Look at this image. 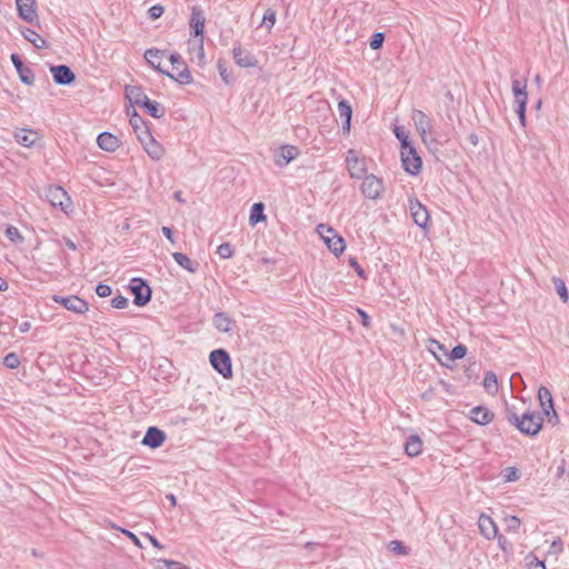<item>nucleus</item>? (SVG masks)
Returning <instances> with one entry per match:
<instances>
[{"label":"nucleus","mask_w":569,"mask_h":569,"mask_svg":"<svg viewBox=\"0 0 569 569\" xmlns=\"http://www.w3.org/2000/svg\"><path fill=\"white\" fill-rule=\"evenodd\" d=\"M483 388L489 393H495L498 390L497 376L492 371H487L483 378Z\"/></svg>","instance_id":"36"},{"label":"nucleus","mask_w":569,"mask_h":569,"mask_svg":"<svg viewBox=\"0 0 569 569\" xmlns=\"http://www.w3.org/2000/svg\"><path fill=\"white\" fill-rule=\"evenodd\" d=\"M212 323L218 331L227 333L231 331L234 321L227 313L217 312L213 316Z\"/></svg>","instance_id":"25"},{"label":"nucleus","mask_w":569,"mask_h":569,"mask_svg":"<svg viewBox=\"0 0 569 569\" xmlns=\"http://www.w3.org/2000/svg\"><path fill=\"white\" fill-rule=\"evenodd\" d=\"M358 313L361 317V323L366 328H369L370 327V318H369V316L363 310H361V309H358Z\"/></svg>","instance_id":"60"},{"label":"nucleus","mask_w":569,"mask_h":569,"mask_svg":"<svg viewBox=\"0 0 569 569\" xmlns=\"http://www.w3.org/2000/svg\"><path fill=\"white\" fill-rule=\"evenodd\" d=\"M383 41H385V34L382 32H376L371 36V39L369 42L370 48L372 50H378L382 47Z\"/></svg>","instance_id":"46"},{"label":"nucleus","mask_w":569,"mask_h":569,"mask_svg":"<svg viewBox=\"0 0 569 569\" xmlns=\"http://www.w3.org/2000/svg\"><path fill=\"white\" fill-rule=\"evenodd\" d=\"M552 282L555 284V289H556L557 293L559 295L560 299L562 300V302L566 303L569 299V295H568V290H567V286L565 283V281L561 278L553 277Z\"/></svg>","instance_id":"37"},{"label":"nucleus","mask_w":569,"mask_h":569,"mask_svg":"<svg viewBox=\"0 0 569 569\" xmlns=\"http://www.w3.org/2000/svg\"><path fill=\"white\" fill-rule=\"evenodd\" d=\"M167 58L169 59L170 63L172 64V69H173V74H178V72H180L182 69L187 68L183 59L181 58V56L179 53H170L167 56Z\"/></svg>","instance_id":"38"},{"label":"nucleus","mask_w":569,"mask_h":569,"mask_svg":"<svg viewBox=\"0 0 569 569\" xmlns=\"http://www.w3.org/2000/svg\"><path fill=\"white\" fill-rule=\"evenodd\" d=\"M346 161H347V167H348L349 173L352 178L359 179L365 174V172H366L365 163L357 156V152L355 150L351 149L347 152Z\"/></svg>","instance_id":"14"},{"label":"nucleus","mask_w":569,"mask_h":569,"mask_svg":"<svg viewBox=\"0 0 569 569\" xmlns=\"http://www.w3.org/2000/svg\"><path fill=\"white\" fill-rule=\"evenodd\" d=\"M218 69H219V73H220L221 78L223 79V81H224L226 83H229L227 69H226V68H223V66H222V63H221V62H219V63H218Z\"/></svg>","instance_id":"62"},{"label":"nucleus","mask_w":569,"mask_h":569,"mask_svg":"<svg viewBox=\"0 0 569 569\" xmlns=\"http://www.w3.org/2000/svg\"><path fill=\"white\" fill-rule=\"evenodd\" d=\"M210 363L223 378L232 377V365L229 353L224 349H217L211 351Z\"/></svg>","instance_id":"3"},{"label":"nucleus","mask_w":569,"mask_h":569,"mask_svg":"<svg viewBox=\"0 0 569 569\" xmlns=\"http://www.w3.org/2000/svg\"><path fill=\"white\" fill-rule=\"evenodd\" d=\"M67 303L68 306L66 309L79 315L87 312L89 309L88 302L79 298L78 296H69V301H67Z\"/></svg>","instance_id":"32"},{"label":"nucleus","mask_w":569,"mask_h":569,"mask_svg":"<svg viewBox=\"0 0 569 569\" xmlns=\"http://www.w3.org/2000/svg\"><path fill=\"white\" fill-rule=\"evenodd\" d=\"M141 107L144 108L152 118L160 119L164 116V108L157 101L148 99Z\"/></svg>","instance_id":"34"},{"label":"nucleus","mask_w":569,"mask_h":569,"mask_svg":"<svg viewBox=\"0 0 569 569\" xmlns=\"http://www.w3.org/2000/svg\"><path fill=\"white\" fill-rule=\"evenodd\" d=\"M189 50L196 51L197 58L199 60V64L203 63V60H204L203 38H199L196 41H189Z\"/></svg>","instance_id":"39"},{"label":"nucleus","mask_w":569,"mask_h":569,"mask_svg":"<svg viewBox=\"0 0 569 569\" xmlns=\"http://www.w3.org/2000/svg\"><path fill=\"white\" fill-rule=\"evenodd\" d=\"M156 569H190V568L187 566H183L179 561L159 559V560H157Z\"/></svg>","instance_id":"40"},{"label":"nucleus","mask_w":569,"mask_h":569,"mask_svg":"<svg viewBox=\"0 0 569 569\" xmlns=\"http://www.w3.org/2000/svg\"><path fill=\"white\" fill-rule=\"evenodd\" d=\"M412 120L422 140L426 141L427 134L432 132V122L430 118L421 110H413Z\"/></svg>","instance_id":"13"},{"label":"nucleus","mask_w":569,"mask_h":569,"mask_svg":"<svg viewBox=\"0 0 569 569\" xmlns=\"http://www.w3.org/2000/svg\"><path fill=\"white\" fill-rule=\"evenodd\" d=\"M140 142L152 160L159 161L163 157V147L152 137L150 131H143L142 137H140Z\"/></svg>","instance_id":"8"},{"label":"nucleus","mask_w":569,"mask_h":569,"mask_svg":"<svg viewBox=\"0 0 569 569\" xmlns=\"http://www.w3.org/2000/svg\"><path fill=\"white\" fill-rule=\"evenodd\" d=\"M505 415L508 422L512 426H516L520 418V415L517 413L516 408L508 403H506Z\"/></svg>","instance_id":"44"},{"label":"nucleus","mask_w":569,"mask_h":569,"mask_svg":"<svg viewBox=\"0 0 569 569\" xmlns=\"http://www.w3.org/2000/svg\"><path fill=\"white\" fill-rule=\"evenodd\" d=\"M409 210L417 226L426 229L429 222L427 208L416 198L409 199Z\"/></svg>","instance_id":"10"},{"label":"nucleus","mask_w":569,"mask_h":569,"mask_svg":"<svg viewBox=\"0 0 569 569\" xmlns=\"http://www.w3.org/2000/svg\"><path fill=\"white\" fill-rule=\"evenodd\" d=\"M97 143L100 149L113 152L120 147V140L117 136L110 132H102L97 138Z\"/></svg>","instance_id":"21"},{"label":"nucleus","mask_w":569,"mask_h":569,"mask_svg":"<svg viewBox=\"0 0 569 569\" xmlns=\"http://www.w3.org/2000/svg\"><path fill=\"white\" fill-rule=\"evenodd\" d=\"M217 253L223 259L230 258L232 256L231 246L229 243L220 244L217 249Z\"/></svg>","instance_id":"50"},{"label":"nucleus","mask_w":569,"mask_h":569,"mask_svg":"<svg viewBox=\"0 0 569 569\" xmlns=\"http://www.w3.org/2000/svg\"><path fill=\"white\" fill-rule=\"evenodd\" d=\"M338 111L340 118L343 119L342 130L345 133H349L350 131V121L352 116V109L350 103L347 100H341L338 103Z\"/></svg>","instance_id":"26"},{"label":"nucleus","mask_w":569,"mask_h":569,"mask_svg":"<svg viewBox=\"0 0 569 569\" xmlns=\"http://www.w3.org/2000/svg\"><path fill=\"white\" fill-rule=\"evenodd\" d=\"M17 142L23 147H31L37 140V132L29 129H19L14 132Z\"/></svg>","instance_id":"29"},{"label":"nucleus","mask_w":569,"mask_h":569,"mask_svg":"<svg viewBox=\"0 0 569 569\" xmlns=\"http://www.w3.org/2000/svg\"><path fill=\"white\" fill-rule=\"evenodd\" d=\"M112 290L110 288V286L108 284H104V283H99L97 287H96V293L101 297V298H107L111 295Z\"/></svg>","instance_id":"51"},{"label":"nucleus","mask_w":569,"mask_h":569,"mask_svg":"<svg viewBox=\"0 0 569 569\" xmlns=\"http://www.w3.org/2000/svg\"><path fill=\"white\" fill-rule=\"evenodd\" d=\"M505 478L507 481H515L519 478L518 470L516 468H507Z\"/></svg>","instance_id":"57"},{"label":"nucleus","mask_w":569,"mask_h":569,"mask_svg":"<svg viewBox=\"0 0 569 569\" xmlns=\"http://www.w3.org/2000/svg\"><path fill=\"white\" fill-rule=\"evenodd\" d=\"M298 156V149L293 146H282L279 148L276 154V164L278 167H284Z\"/></svg>","instance_id":"19"},{"label":"nucleus","mask_w":569,"mask_h":569,"mask_svg":"<svg viewBox=\"0 0 569 569\" xmlns=\"http://www.w3.org/2000/svg\"><path fill=\"white\" fill-rule=\"evenodd\" d=\"M161 231L168 240H170L172 243L174 242L173 232L169 227H162Z\"/></svg>","instance_id":"61"},{"label":"nucleus","mask_w":569,"mask_h":569,"mask_svg":"<svg viewBox=\"0 0 569 569\" xmlns=\"http://www.w3.org/2000/svg\"><path fill=\"white\" fill-rule=\"evenodd\" d=\"M264 204L262 202H256L252 204L250 209L249 223L251 226H256L259 222L266 220V214L263 213Z\"/></svg>","instance_id":"33"},{"label":"nucleus","mask_w":569,"mask_h":569,"mask_svg":"<svg viewBox=\"0 0 569 569\" xmlns=\"http://www.w3.org/2000/svg\"><path fill=\"white\" fill-rule=\"evenodd\" d=\"M130 124L133 128L139 140L140 137H142L143 131H149V129L144 124L143 119L136 112V110H133L130 117Z\"/></svg>","instance_id":"35"},{"label":"nucleus","mask_w":569,"mask_h":569,"mask_svg":"<svg viewBox=\"0 0 569 569\" xmlns=\"http://www.w3.org/2000/svg\"><path fill=\"white\" fill-rule=\"evenodd\" d=\"M121 532L124 533L137 547L142 548L140 539L131 531L121 529Z\"/></svg>","instance_id":"58"},{"label":"nucleus","mask_w":569,"mask_h":569,"mask_svg":"<svg viewBox=\"0 0 569 569\" xmlns=\"http://www.w3.org/2000/svg\"><path fill=\"white\" fill-rule=\"evenodd\" d=\"M232 53L236 63L242 68L254 67L257 64V59L240 46L234 47Z\"/></svg>","instance_id":"20"},{"label":"nucleus","mask_w":569,"mask_h":569,"mask_svg":"<svg viewBox=\"0 0 569 569\" xmlns=\"http://www.w3.org/2000/svg\"><path fill=\"white\" fill-rule=\"evenodd\" d=\"M19 17L28 23L38 19L36 0H16Z\"/></svg>","instance_id":"12"},{"label":"nucleus","mask_w":569,"mask_h":569,"mask_svg":"<svg viewBox=\"0 0 569 569\" xmlns=\"http://www.w3.org/2000/svg\"><path fill=\"white\" fill-rule=\"evenodd\" d=\"M401 156V162L402 167L406 172L410 174H418L421 170L422 161L420 156L418 154L417 150L413 148V146L405 147L400 151Z\"/></svg>","instance_id":"7"},{"label":"nucleus","mask_w":569,"mask_h":569,"mask_svg":"<svg viewBox=\"0 0 569 569\" xmlns=\"http://www.w3.org/2000/svg\"><path fill=\"white\" fill-rule=\"evenodd\" d=\"M349 264L355 269L357 274L361 278H366L365 270L360 267V264L357 262L356 258H349Z\"/></svg>","instance_id":"56"},{"label":"nucleus","mask_w":569,"mask_h":569,"mask_svg":"<svg viewBox=\"0 0 569 569\" xmlns=\"http://www.w3.org/2000/svg\"><path fill=\"white\" fill-rule=\"evenodd\" d=\"M129 288L134 296L133 303L138 307L146 306L151 300V288L141 278H133Z\"/></svg>","instance_id":"6"},{"label":"nucleus","mask_w":569,"mask_h":569,"mask_svg":"<svg viewBox=\"0 0 569 569\" xmlns=\"http://www.w3.org/2000/svg\"><path fill=\"white\" fill-rule=\"evenodd\" d=\"M478 527L481 535L487 539H493L498 535V528L491 517L481 513L478 519Z\"/></svg>","instance_id":"18"},{"label":"nucleus","mask_w":569,"mask_h":569,"mask_svg":"<svg viewBox=\"0 0 569 569\" xmlns=\"http://www.w3.org/2000/svg\"><path fill=\"white\" fill-rule=\"evenodd\" d=\"M517 72H512V83H511V90L515 97L516 104L518 103H527L528 101V93H527V80H520L516 78Z\"/></svg>","instance_id":"17"},{"label":"nucleus","mask_w":569,"mask_h":569,"mask_svg":"<svg viewBox=\"0 0 569 569\" xmlns=\"http://www.w3.org/2000/svg\"><path fill=\"white\" fill-rule=\"evenodd\" d=\"M53 300L60 305H62L64 308H67L68 303L67 301H69V297H59V296H54L53 297Z\"/></svg>","instance_id":"64"},{"label":"nucleus","mask_w":569,"mask_h":569,"mask_svg":"<svg viewBox=\"0 0 569 569\" xmlns=\"http://www.w3.org/2000/svg\"><path fill=\"white\" fill-rule=\"evenodd\" d=\"M361 191L365 197L376 200L383 191V184L376 176H366L361 186Z\"/></svg>","instance_id":"9"},{"label":"nucleus","mask_w":569,"mask_h":569,"mask_svg":"<svg viewBox=\"0 0 569 569\" xmlns=\"http://www.w3.org/2000/svg\"><path fill=\"white\" fill-rule=\"evenodd\" d=\"M6 237L12 242H21L23 237L20 234L18 228L8 226L6 229Z\"/></svg>","instance_id":"45"},{"label":"nucleus","mask_w":569,"mask_h":569,"mask_svg":"<svg viewBox=\"0 0 569 569\" xmlns=\"http://www.w3.org/2000/svg\"><path fill=\"white\" fill-rule=\"evenodd\" d=\"M204 21L206 19L202 11L197 7H193L189 24L196 37L203 38Z\"/></svg>","instance_id":"22"},{"label":"nucleus","mask_w":569,"mask_h":569,"mask_svg":"<svg viewBox=\"0 0 569 569\" xmlns=\"http://www.w3.org/2000/svg\"><path fill=\"white\" fill-rule=\"evenodd\" d=\"M526 106L527 103H518L516 110L522 127L526 126Z\"/></svg>","instance_id":"55"},{"label":"nucleus","mask_w":569,"mask_h":569,"mask_svg":"<svg viewBox=\"0 0 569 569\" xmlns=\"http://www.w3.org/2000/svg\"><path fill=\"white\" fill-rule=\"evenodd\" d=\"M124 92L129 102L139 107H141L144 101L149 99L143 92L142 88L139 86H127Z\"/></svg>","instance_id":"24"},{"label":"nucleus","mask_w":569,"mask_h":569,"mask_svg":"<svg viewBox=\"0 0 569 569\" xmlns=\"http://www.w3.org/2000/svg\"><path fill=\"white\" fill-rule=\"evenodd\" d=\"M428 349L430 352H432L435 355V357H437L436 355V350H439V351H442L445 352V347L443 345H441L439 341H437L436 339H429L428 340Z\"/></svg>","instance_id":"53"},{"label":"nucleus","mask_w":569,"mask_h":569,"mask_svg":"<svg viewBox=\"0 0 569 569\" xmlns=\"http://www.w3.org/2000/svg\"><path fill=\"white\" fill-rule=\"evenodd\" d=\"M10 58H11V61L19 74L21 82H23L27 86H32L34 82L33 71L29 67H26L23 64L19 54L12 53Z\"/></svg>","instance_id":"15"},{"label":"nucleus","mask_w":569,"mask_h":569,"mask_svg":"<svg viewBox=\"0 0 569 569\" xmlns=\"http://www.w3.org/2000/svg\"><path fill=\"white\" fill-rule=\"evenodd\" d=\"M538 399L545 416H549L548 410H552L553 400L550 390L547 387H540L538 390Z\"/></svg>","instance_id":"28"},{"label":"nucleus","mask_w":569,"mask_h":569,"mask_svg":"<svg viewBox=\"0 0 569 569\" xmlns=\"http://www.w3.org/2000/svg\"><path fill=\"white\" fill-rule=\"evenodd\" d=\"M389 549L398 555H407L406 547L400 541L393 540L389 542Z\"/></svg>","instance_id":"52"},{"label":"nucleus","mask_w":569,"mask_h":569,"mask_svg":"<svg viewBox=\"0 0 569 569\" xmlns=\"http://www.w3.org/2000/svg\"><path fill=\"white\" fill-rule=\"evenodd\" d=\"M46 197L52 207L60 208L64 212L72 206L71 198L60 186H50L46 191Z\"/></svg>","instance_id":"5"},{"label":"nucleus","mask_w":569,"mask_h":569,"mask_svg":"<svg viewBox=\"0 0 569 569\" xmlns=\"http://www.w3.org/2000/svg\"><path fill=\"white\" fill-rule=\"evenodd\" d=\"M548 413L549 416H546L547 417V420L549 423H551L552 426H556L559 423V417L555 410V407H552V410H548Z\"/></svg>","instance_id":"59"},{"label":"nucleus","mask_w":569,"mask_h":569,"mask_svg":"<svg viewBox=\"0 0 569 569\" xmlns=\"http://www.w3.org/2000/svg\"><path fill=\"white\" fill-rule=\"evenodd\" d=\"M466 353H467V348L463 345H458L452 348V350L450 352V359H452V360L461 359L466 356Z\"/></svg>","instance_id":"48"},{"label":"nucleus","mask_w":569,"mask_h":569,"mask_svg":"<svg viewBox=\"0 0 569 569\" xmlns=\"http://www.w3.org/2000/svg\"><path fill=\"white\" fill-rule=\"evenodd\" d=\"M506 529L508 531H517L520 527V519L516 516H508L505 518Z\"/></svg>","instance_id":"47"},{"label":"nucleus","mask_w":569,"mask_h":569,"mask_svg":"<svg viewBox=\"0 0 569 569\" xmlns=\"http://www.w3.org/2000/svg\"><path fill=\"white\" fill-rule=\"evenodd\" d=\"M166 440V433L157 428V427H149L147 429V432L142 439V445L156 449L159 448Z\"/></svg>","instance_id":"16"},{"label":"nucleus","mask_w":569,"mask_h":569,"mask_svg":"<svg viewBox=\"0 0 569 569\" xmlns=\"http://www.w3.org/2000/svg\"><path fill=\"white\" fill-rule=\"evenodd\" d=\"M470 419L481 426L490 423L493 419V413L485 407L478 406L470 410Z\"/></svg>","instance_id":"23"},{"label":"nucleus","mask_w":569,"mask_h":569,"mask_svg":"<svg viewBox=\"0 0 569 569\" xmlns=\"http://www.w3.org/2000/svg\"><path fill=\"white\" fill-rule=\"evenodd\" d=\"M148 13H149L150 19L156 20L162 16L163 7L160 4L152 6L149 9Z\"/></svg>","instance_id":"54"},{"label":"nucleus","mask_w":569,"mask_h":569,"mask_svg":"<svg viewBox=\"0 0 569 569\" xmlns=\"http://www.w3.org/2000/svg\"><path fill=\"white\" fill-rule=\"evenodd\" d=\"M542 417L539 412L526 411L520 415L516 428L526 436H536L542 428Z\"/></svg>","instance_id":"2"},{"label":"nucleus","mask_w":569,"mask_h":569,"mask_svg":"<svg viewBox=\"0 0 569 569\" xmlns=\"http://www.w3.org/2000/svg\"><path fill=\"white\" fill-rule=\"evenodd\" d=\"M167 52L159 49H148L144 52V59L148 63L154 68L158 72L166 74L170 79L177 81L180 84H189L192 82V76L188 68L182 69L178 74L170 73L161 68V62L167 58Z\"/></svg>","instance_id":"1"},{"label":"nucleus","mask_w":569,"mask_h":569,"mask_svg":"<svg viewBox=\"0 0 569 569\" xmlns=\"http://www.w3.org/2000/svg\"><path fill=\"white\" fill-rule=\"evenodd\" d=\"M146 536L153 547L159 548V549L162 548V545L159 542V540L156 537H153L151 535H146Z\"/></svg>","instance_id":"63"},{"label":"nucleus","mask_w":569,"mask_h":569,"mask_svg":"<svg viewBox=\"0 0 569 569\" xmlns=\"http://www.w3.org/2000/svg\"><path fill=\"white\" fill-rule=\"evenodd\" d=\"M393 132L397 139L401 142V150L405 149V147L412 146L411 142L409 141V136L407 131L402 127H396Z\"/></svg>","instance_id":"41"},{"label":"nucleus","mask_w":569,"mask_h":569,"mask_svg":"<svg viewBox=\"0 0 569 569\" xmlns=\"http://www.w3.org/2000/svg\"><path fill=\"white\" fill-rule=\"evenodd\" d=\"M50 72L57 84L68 86L76 80V76L72 70L66 64L50 67Z\"/></svg>","instance_id":"11"},{"label":"nucleus","mask_w":569,"mask_h":569,"mask_svg":"<svg viewBox=\"0 0 569 569\" xmlns=\"http://www.w3.org/2000/svg\"><path fill=\"white\" fill-rule=\"evenodd\" d=\"M318 232L335 256H339L343 252L345 240L342 237L338 236L332 228L319 224Z\"/></svg>","instance_id":"4"},{"label":"nucleus","mask_w":569,"mask_h":569,"mask_svg":"<svg viewBox=\"0 0 569 569\" xmlns=\"http://www.w3.org/2000/svg\"><path fill=\"white\" fill-rule=\"evenodd\" d=\"M422 440L417 435H411L406 443H405V451L409 457H417L422 451Z\"/></svg>","instance_id":"27"},{"label":"nucleus","mask_w":569,"mask_h":569,"mask_svg":"<svg viewBox=\"0 0 569 569\" xmlns=\"http://www.w3.org/2000/svg\"><path fill=\"white\" fill-rule=\"evenodd\" d=\"M21 34L23 36V38L27 41L32 43L34 46V48H37V49H43V48L48 47L47 41L42 37H40L34 30H31L29 28H23L21 30Z\"/></svg>","instance_id":"31"},{"label":"nucleus","mask_w":569,"mask_h":569,"mask_svg":"<svg viewBox=\"0 0 569 569\" xmlns=\"http://www.w3.org/2000/svg\"><path fill=\"white\" fill-rule=\"evenodd\" d=\"M4 367L16 369L20 365L19 356L16 352H10L3 358Z\"/></svg>","instance_id":"42"},{"label":"nucleus","mask_w":569,"mask_h":569,"mask_svg":"<svg viewBox=\"0 0 569 569\" xmlns=\"http://www.w3.org/2000/svg\"><path fill=\"white\" fill-rule=\"evenodd\" d=\"M172 258L180 267L191 273H194L199 267L198 262L192 261L187 254L182 252H173Z\"/></svg>","instance_id":"30"},{"label":"nucleus","mask_w":569,"mask_h":569,"mask_svg":"<svg viewBox=\"0 0 569 569\" xmlns=\"http://www.w3.org/2000/svg\"><path fill=\"white\" fill-rule=\"evenodd\" d=\"M276 23V11L271 8L267 9L262 17V24L267 27L268 30H271Z\"/></svg>","instance_id":"43"},{"label":"nucleus","mask_w":569,"mask_h":569,"mask_svg":"<svg viewBox=\"0 0 569 569\" xmlns=\"http://www.w3.org/2000/svg\"><path fill=\"white\" fill-rule=\"evenodd\" d=\"M128 299L121 295L116 296L111 300V306L116 309H124L128 306Z\"/></svg>","instance_id":"49"}]
</instances>
